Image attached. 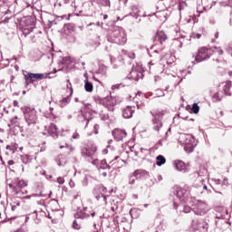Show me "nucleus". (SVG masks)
Listing matches in <instances>:
<instances>
[{"label":"nucleus","instance_id":"nucleus-47","mask_svg":"<svg viewBox=\"0 0 232 232\" xmlns=\"http://www.w3.org/2000/svg\"><path fill=\"white\" fill-rule=\"evenodd\" d=\"M58 184H64V178L63 177H59L57 178V180Z\"/></svg>","mask_w":232,"mask_h":232},{"label":"nucleus","instance_id":"nucleus-26","mask_svg":"<svg viewBox=\"0 0 232 232\" xmlns=\"http://www.w3.org/2000/svg\"><path fill=\"white\" fill-rule=\"evenodd\" d=\"M84 82L85 91L92 93V92H93V83L88 81V78L85 79Z\"/></svg>","mask_w":232,"mask_h":232},{"label":"nucleus","instance_id":"nucleus-44","mask_svg":"<svg viewBox=\"0 0 232 232\" xmlns=\"http://www.w3.org/2000/svg\"><path fill=\"white\" fill-rule=\"evenodd\" d=\"M62 104H68L70 102V97H65L61 101Z\"/></svg>","mask_w":232,"mask_h":232},{"label":"nucleus","instance_id":"nucleus-29","mask_svg":"<svg viewBox=\"0 0 232 232\" xmlns=\"http://www.w3.org/2000/svg\"><path fill=\"white\" fill-rule=\"evenodd\" d=\"M34 28H35V26H25L23 28V34L24 35V37H26V35H30V34H32V32H34Z\"/></svg>","mask_w":232,"mask_h":232},{"label":"nucleus","instance_id":"nucleus-22","mask_svg":"<svg viewBox=\"0 0 232 232\" xmlns=\"http://www.w3.org/2000/svg\"><path fill=\"white\" fill-rule=\"evenodd\" d=\"M14 183L17 189H20L21 191H23V188H26V186H28V182L24 181V179H17Z\"/></svg>","mask_w":232,"mask_h":232},{"label":"nucleus","instance_id":"nucleus-3","mask_svg":"<svg viewBox=\"0 0 232 232\" xmlns=\"http://www.w3.org/2000/svg\"><path fill=\"white\" fill-rule=\"evenodd\" d=\"M82 104H83L84 108H82L77 113H76V119L78 122H81V124H85V128L90 124V121H92V111H90L86 108V104H84V102H82Z\"/></svg>","mask_w":232,"mask_h":232},{"label":"nucleus","instance_id":"nucleus-12","mask_svg":"<svg viewBox=\"0 0 232 232\" xmlns=\"http://www.w3.org/2000/svg\"><path fill=\"white\" fill-rule=\"evenodd\" d=\"M135 113V109L131 106H127L122 110L123 119H131Z\"/></svg>","mask_w":232,"mask_h":232},{"label":"nucleus","instance_id":"nucleus-6","mask_svg":"<svg viewBox=\"0 0 232 232\" xmlns=\"http://www.w3.org/2000/svg\"><path fill=\"white\" fill-rule=\"evenodd\" d=\"M194 213L195 215H199L200 217L206 215L209 211V206L206 201L197 200L194 204Z\"/></svg>","mask_w":232,"mask_h":232},{"label":"nucleus","instance_id":"nucleus-55","mask_svg":"<svg viewBox=\"0 0 232 232\" xmlns=\"http://www.w3.org/2000/svg\"><path fill=\"white\" fill-rule=\"evenodd\" d=\"M8 166H14V164H15V161H14L13 160H10L7 161Z\"/></svg>","mask_w":232,"mask_h":232},{"label":"nucleus","instance_id":"nucleus-46","mask_svg":"<svg viewBox=\"0 0 232 232\" xmlns=\"http://www.w3.org/2000/svg\"><path fill=\"white\" fill-rule=\"evenodd\" d=\"M72 139H74V140L81 139V135L79 134V132L75 131V132L72 134Z\"/></svg>","mask_w":232,"mask_h":232},{"label":"nucleus","instance_id":"nucleus-63","mask_svg":"<svg viewBox=\"0 0 232 232\" xmlns=\"http://www.w3.org/2000/svg\"><path fill=\"white\" fill-rule=\"evenodd\" d=\"M218 35H219V33H218V32H216V34H214L215 39H218Z\"/></svg>","mask_w":232,"mask_h":232},{"label":"nucleus","instance_id":"nucleus-18","mask_svg":"<svg viewBox=\"0 0 232 232\" xmlns=\"http://www.w3.org/2000/svg\"><path fill=\"white\" fill-rule=\"evenodd\" d=\"M48 133H49V135H51V137H53V139H57V125L52 123V124L49 126Z\"/></svg>","mask_w":232,"mask_h":232},{"label":"nucleus","instance_id":"nucleus-57","mask_svg":"<svg viewBox=\"0 0 232 232\" xmlns=\"http://www.w3.org/2000/svg\"><path fill=\"white\" fill-rule=\"evenodd\" d=\"M45 144H46V142H44V143L42 144V147H41L40 151H44V150H46V146H44Z\"/></svg>","mask_w":232,"mask_h":232},{"label":"nucleus","instance_id":"nucleus-49","mask_svg":"<svg viewBox=\"0 0 232 232\" xmlns=\"http://www.w3.org/2000/svg\"><path fill=\"white\" fill-rule=\"evenodd\" d=\"M94 133H95V135H97V133H99V124L94 125Z\"/></svg>","mask_w":232,"mask_h":232},{"label":"nucleus","instance_id":"nucleus-43","mask_svg":"<svg viewBox=\"0 0 232 232\" xmlns=\"http://www.w3.org/2000/svg\"><path fill=\"white\" fill-rule=\"evenodd\" d=\"M137 180V178L130 176L129 179V184L133 185L135 184V181Z\"/></svg>","mask_w":232,"mask_h":232},{"label":"nucleus","instance_id":"nucleus-28","mask_svg":"<svg viewBox=\"0 0 232 232\" xmlns=\"http://www.w3.org/2000/svg\"><path fill=\"white\" fill-rule=\"evenodd\" d=\"M156 160H157L156 161L157 166H162L166 164V158H164V156L162 155L157 156Z\"/></svg>","mask_w":232,"mask_h":232},{"label":"nucleus","instance_id":"nucleus-53","mask_svg":"<svg viewBox=\"0 0 232 232\" xmlns=\"http://www.w3.org/2000/svg\"><path fill=\"white\" fill-rule=\"evenodd\" d=\"M69 186H70V188H75V182H73V180H70L69 181Z\"/></svg>","mask_w":232,"mask_h":232},{"label":"nucleus","instance_id":"nucleus-9","mask_svg":"<svg viewBox=\"0 0 232 232\" xmlns=\"http://www.w3.org/2000/svg\"><path fill=\"white\" fill-rule=\"evenodd\" d=\"M208 227L209 225L206 223L204 220L194 219L192 220V229L193 231H201V232H208Z\"/></svg>","mask_w":232,"mask_h":232},{"label":"nucleus","instance_id":"nucleus-10","mask_svg":"<svg viewBox=\"0 0 232 232\" xmlns=\"http://www.w3.org/2000/svg\"><path fill=\"white\" fill-rule=\"evenodd\" d=\"M97 151V147L94 145H87L84 148L82 149V157H85V159H93V155H95V152Z\"/></svg>","mask_w":232,"mask_h":232},{"label":"nucleus","instance_id":"nucleus-62","mask_svg":"<svg viewBox=\"0 0 232 232\" xmlns=\"http://www.w3.org/2000/svg\"><path fill=\"white\" fill-rule=\"evenodd\" d=\"M158 92L159 97H164V92H162V91H158Z\"/></svg>","mask_w":232,"mask_h":232},{"label":"nucleus","instance_id":"nucleus-25","mask_svg":"<svg viewBox=\"0 0 232 232\" xmlns=\"http://www.w3.org/2000/svg\"><path fill=\"white\" fill-rule=\"evenodd\" d=\"M131 12L130 13V15H131V17H134V19H139V14H140V10L139 7L137 5H132L130 7Z\"/></svg>","mask_w":232,"mask_h":232},{"label":"nucleus","instance_id":"nucleus-19","mask_svg":"<svg viewBox=\"0 0 232 232\" xmlns=\"http://www.w3.org/2000/svg\"><path fill=\"white\" fill-rule=\"evenodd\" d=\"M74 218L84 220L86 218H90V214L83 212L82 210H78L76 214L74 215Z\"/></svg>","mask_w":232,"mask_h":232},{"label":"nucleus","instance_id":"nucleus-21","mask_svg":"<svg viewBox=\"0 0 232 232\" xmlns=\"http://www.w3.org/2000/svg\"><path fill=\"white\" fill-rule=\"evenodd\" d=\"M21 24L24 27L35 26V24H34V20L30 17H24L23 20L21 21Z\"/></svg>","mask_w":232,"mask_h":232},{"label":"nucleus","instance_id":"nucleus-32","mask_svg":"<svg viewBox=\"0 0 232 232\" xmlns=\"http://www.w3.org/2000/svg\"><path fill=\"white\" fill-rule=\"evenodd\" d=\"M63 148H67V150H69L71 153H73V151H75V148L73 147V145H70L68 143H65V146L64 145L60 146L61 150H63Z\"/></svg>","mask_w":232,"mask_h":232},{"label":"nucleus","instance_id":"nucleus-52","mask_svg":"<svg viewBox=\"0 0 232 232\" xmlns=\"http://www.w3.org/2000/svg\"><path fill=\"white\" fill-rule=\"evenodd\" d=\"M13 106H14V108H19V102H17L16 100H14L13 102Z\"/></svg>","mask_w":232,"mask_h":232},{"label":"nucleus","instance_id":"nucleus-58","mask_svg":"<svg viewBox=\"0 0 232 232\" xmlns=\"http://www.w3.org/2000/svg\"><path fill=\"white\" fill-rule=\"evenodd\" d=\"M111 210L112 211V213H115L116 211H117V206H112L111 208Z\"/></svg>","mask_w":232,"mask_h":232},{"label":"nucleus","instance_id":"nucleus-36","mask_svg":"<svg viewBox=\"0 0 232 232\" xmlns=\"http://www.w3.org/2000/svg\"><path fill=\"white\" fill-rule=\"evenodd\" d=\"M191 111H193L195 114L198 113L200 111V107H198V103H194L191 108Z\"/></svg>","mask_w":232,"mask_h":232},{"label":"nucleus","instance_id":"nucleus-48","mask_svg":"<svg viewBox=\"0 0 232 232\" xmlns=\"http://www.w3.org/2000/svg\"><path fill=\"white\" fill-rule=\"evenodd\" d=\"M122 86V83L112 85L111 90H119Z\"/></svg>","mask_w":232,"mask_h":232},{"label":"nucleus","instance_id":"nucleus-40","mask_svg":"<svg viewBox=\"0 0 232 232\" xmlns=\"http://www.w3.org/2000/svg\"><path fill=\"white\" fill-rule=\"evenodd\" d=\"M131 177H134L135 179H140V170H135Z\"/></svg>","mask_w":232,"mask_h":232},{"label":"nucleus","instance_id":"nucleus-61","mask_svg":"<svg viewBox=\"0 0 232 232\" xmlns=\"http://www.w3.org/2000/svg\"><path fill=\"white\" fill-rule=\"evenodd\" d=\"M17 207L15 206V204H11V209H12V211H15V208H16Z\"/></svg>","mask_w":232,"mask_h":232},{"label":"nucleus","instance_id":"nucleus-60","mask_svg":"<svg viewBox=\"0 0 232 232\" xmlns=\"http://www.w3.org/2000/svg\"><path fill=\"white\" fill-rule=\"evenodd\" d=\"M225 217H226L225 215H218V214L216 215V218H218V219L224 218Z\"/></svg>","mask_w":232,"mask_h":232},{"label":"nucleus","instance_id":"nucleus-27","mask_svg":"<svg viewBox=\"0 0 232 232\" xmlns=\"http://www.w3.org/2000/svg\"><path fill=\"white\" fill-rule=\"evenodd\" d=\"M100 169H111V165L106 162V160H102L100 162Z\"/></svg>","mask_w":232,"mask_h":232},{"label":"nucleus","instance_id":"nucleus-23","mask_svg":"<svg viewBox=\"0 0 232 232\" xmlns=\"http://www.w3.org/2000/svg\"><path fill=\"white\" fill-rule=\"evenodd\" d=\"M55 161L57 166H66V156L60 154L56 157Z\"/></svg>","mask_w":232,"mask_h":232},{"label":"nucleus","instance_id":"nucleus-1","mask_svg":"<svg viewBox=\"0 0 232 232\" xmlns=\"http://www.w3.org/2000/svg\"><path fill=\"white\" fill-rule=\"evenodd\" d=\"M109 43L113 44H126L128 38L126 37V31L121 27H115L107 36Z\"/></svg>","mask_w":232,"mask_h":232},{"label":"nucleus","instance_id":"nucleus-5","mask_svg":"<svg viewBox=\"0 0 232 232\" xmlns=\"http://www.w3.org/2000/svg\"><path fill=\"white\" fill-rule=\"evenodd\" d=\"M153 119H152V130L154 131H160V129L162 128V119L164 117V113L160 111H150Z\"/></svg>","mask_w":232,"mask_h":232},{"label":"nucleus","instance_id":"nucleus-30","mask_svg":"<svg viewBox=\"0 0 232 232\" xmlns=\"http://www.w3.org/2000/svg\"><path fill=\"white\" fill-rule=\"evenodd\" d=\"M96 200H98V202H102L104 205L108 204L106 195H103V194L97 195Z\"/></svg>","mask_w":232,"mask_h":232},{"label":"nucleus","instance_id":"nucleus-41","mask_svg":"<svg viewBox=\"0 0 232 232\" xmlns=\"http://www.w3.org/2000/svg\"><path fill=\"white\" fill-rule=\"evenodd\" d=\"M71 61H72V58L70 56H66L63 59V62L64 64H70Z\"/></svg>","mask_w":232,"mask_h":232},{"label":"nucleus","instance_id":"nucleus-51","mask_svg":"<svg viewBox=\"0 0 232 232\" xmlns=\"http://www.w3.org/2000/svg\"><path fill=\"white\" fill-rule=\"evenodd\" d=\"M182 5H186V2H180V3L179 4V10H184V7L182 6Z\"/></svg>","mask_w":232,"mask_h":232},{"label":"nucleus","instance_id":"nucleus-15","mask_svg":"<svg viewBox=\"0 0 232 232\" xmlns=\"http://www.w3.org/2000/svg\"><path fill=\"white\" fill-rule=\"evenodd\" d=\"M231 87H232L231 81H227L223 82V92L225 95H228V96L232 95V93L229 92V90H231Z\"/></svg>","mask_w":232,"mask_h":232},{"label":"nucleus","instance_id":"nucleus-37","mask_svg":"<svg viewBox=\"0 0 232 232\" xmlns=\"http://www.w3.org/2000/svg\"><path fill=\"white\" fill-rule=\"evenodd\" d=\"M98 3H101V5H102V6H111V2L110 0H97Z\"/></svg>","mask_w":232,"mask_h":232},{"label":"nucleus","instance_id":"nucleus-34","mask_svg":"<svg viewBox=\"0 0 232 232\" xmlns=\"http://www.w3.org/2000/svg\"><path fill=\"white\" fill-rule=\"evenodd\" d=\"M5 149L8 150V152H6L7 155H14V153H15V148L12 145H7Z\"/></svg>","mask_w":232,"mask_h":232},{"label":"nucleus","instance_id":"nucleus-56","mask_svg":"<svg viewBox=\"0 0 232 232\" xmlns=\"http://www.w3.org/2000/svg\"><path fill=\"white\" fill-rule=\"evenodd\" d=\"M49 111L51 112V115H53V117H56L55 114L53 113V107H50L49 108Z\"/></svg>","mask_w":232,"mask_h":232},{"label":"nucleus","instance_id":"nucleus-38","mask_svg":"<svg viewBox=\"0 0 232 232\" xmlns=\"http://www.w3.org/2000/svg\"><path fill=\"white\" fill-rule=\"evenodd\" d=\"M72 227L73 229H76L77 231H79V229H81V224H79L77 222V219H75L73 222H72Z\"/></svg>","mask_w":232,"mask_h":232},{"label":"nucleus","instance_id":"nucleus-2","mask_svg":"<svg viewBox=\"0 0 232 232\" xmlns=\"http://www.w3.org/2000/svg\"><path fill=\"white\" fill-rule=\"evenodd\" d=\"M21 111L23 112L24 121L29 128H34V126L39 122V119L37 118V111H35L34 107H21Z\"/></svg>","mask_w":232,"mask_h":232},{"label":"nucleus","instance_id":"nucleus-8","mask_svg":"<svg viewBox=\"0 0 232 232\" xmlns=\"http://www.w3.org/2000/svg\"><path fill=\"white\" fill-rule=\"evenodd\" d=\"M211 57V51L206 47H201L198 51V54L195 56V61L197 63H202V61H207Z\"/></svg>","mask_w":232,"mask_h":232},{"label":"nucleus","instance_id":"nucleus-59","mask_svg":"<svg viewBox=\"0 0 232 232\" xmlns=\"http://www.w3.org/2000/svg\"><path fill=\"white\" fill-rule=\"evenodd\" d=\"M213 180L215 184H217L218 186L220 185V182H222L220 179H214Z\"/></svg>","mask_w":232,"mask_h":232},{"label":"nucleus","instance_id":"nucleus-13","mask_svg":"<svg viewBox=\"0 0 232 232\" xmlns=\"http://www.w3.org/2000/svg\"><path fill=\"white\" fill-rule=\"evenodd\" d=\"M155 40L162 44V43L168 40V35H166V33L164 31H160L157 33Z\"/></svg>","mask_w":232,"mask_h":232},{"label":"nucleus","instance_id":"nucleus-14","mask_svg":"<svg viewBox=\"0 0 232 232\" xmlns=\"http://www.w3.org/2000/svg\"><path fill=\"white\" fill-rule=\"evenodd\" d=\"M112 135H114V139L117 140H122L127 135L125 130H116L115 131L112 132Z\"/></svg>","mask_w":232,"mask_h":232},{"label":"nucleus","instance_id":"nucleus-64","mask_svg":"<svg viewBox=\"0 0 232 232\" xmlns=\"http://www.w3.org/2000/svg\"><path fill=\"white\" fill-rule=\"evenodd\" d=\"M14 232H26V231H24V230H23V229L19 228V229H17V230H16V231H14Z\"/></svg>","mask_w":232,"mask_h":232},{"label":"nucleus","instance_id":"nucleus-45","mask_svg":"<svg viewBox=\"0 0 232 232\" xmlns=\"http://www.w3.org/2000/svg\"><path fill=\"white\" fill-rule=\"evenodd\" d=\"M214 99L216 101H222V96H220L219 92H217L216 94H214Z\"/></svg>","mask_w":232,"mask_h":232},{"label":"nucleus","instance_id":"nucleus-4","mask_svg":"<svg viewBox=\"0 0 232 232\" xmlns=\"http://www.w3.org/2000/svg\"><path fill=\"white\" fill-rule=\"evenodd\" d=\"M23 75L24 77L25 86H29V84H32L36 81H43V79H46V77H48V74L32 73L28 72V71H23Z\"/></svg>","mask_w":232,"mask_h":232},{"label":"nucleus","instance_id":"nucleus-16","mask_svg":"<svg viewBox=\"0 0 232 232\" xmlns=\"http://www.w3.org/2000/svg\"><path fill=\"white\" fill-rule=\"evenodd\" d=\"M30 218H32L36 224H41V220L37 218V211L34 210L32 214H28L25 217V222H28Z\"/></svg>","mask_w":232,"mask_h":232},{"label":"nucleus","instance_id":"nucleus-54","mask_svg":"<svg viewBox=\"0 0 232 232\" xmlns=\"http://www.w3.org/2000/svg\"><path fill=\"white\" fill-rule=\"evenodd\" d=\"M99 189H100V191H102V193H106V188H105V187L101 186V187H99Z\"/></svg>","mask_w":232,"mask_h":232},{"label":"nucleus","instance_id":"nucleus-39","mask_svg":"<svg viewBox=\"0 0 232 232\" xmlns=\"http://www.w3.org/2000/svg\"><path fill=\"white\" fill-rule=\"evenodd\" d=\"M214 50H217V53H218V55H224V50H222V47L215 46Z\"/></svg>","mask_w":232,"mask_h":232},{"label":"nucleus","instance_id":"nucleus-31","mask_svg":"<svg viewBox=\"0 0 232 232\" xmlns=\"http://www.w3.org/2000/svg\"><path fill=\"white\" fill-rule=\"evenodd\" d=\"M92 180H93V178L92 176H85L82 181V184L83 187H86L88 186V184H90V182H92Z\"/></svg>","mask_w":232,"mask_h":232},{"label":"nucleus","instance_id":"nucleus-35","mask_svg":"<svg viewBox=\"0 0 232 232\" xmlns=\"http://www.w3.org/2000/svg\"><path fill=\"white\" fill-rule=\"evenodd\" d=\"M225 51L232 57V44H226Z\"/></svg>","mask_w":232,"mask_h":232},{"label":"nucleus","instance_id":"nucleus-17","mask_svg":"<svg viewBox=\"0 0 232 232\" xmlns=\"http://www.w3.org/2000/svg\"><path fill=\"white\" fill-rule=\"evenodd\" d=\"M174 166L178 171H186V163L182 160H175Z\"/></svg>","mask_w":232,"mask_h":232},{"label":"nucleus","instance_id":"nucleus-7","mask_svg":"<svg viewBox=\"0 0 232 232\" xmlns=\"http://www.w3.org/2000/svg\"><path fill=\"white\" fill-rule=\"evenodd\" d=\"M184 143L185 151H188L189 153H191V151H193V150H195V148L197 147V140L191 134H187L184 136Z\"/></svg>","mask_w":232,"mask_h":232},{"label":"nucleus","instance_id":"nucleus-11","mask_svg":"<svg viewBox=\"0 0 232 232\" xmlns=\"http://www.w3.org/2000/svg\"><path fill=\"white\" fill-rule=\"evenodd\" d=\"M175 195H176L177 198H179V200H180V202H188V196L189 195V191H188L182 188H177Z\"/></svg>","mask_w":232,"mask_h":232},{"label":"nucleus","instance_id":"nucleus-24","mask_svg":"<svg viewBox=\"0 0 232 232\" xmlns=\"http://www.w3.org/2000/svg\"><path fill=\"white\" fill-rule=\"evenodd\" d=\"M130 75H131V79H133V81H139V79H142V72H138L135 69H133L130 72Z\"/></svg>","mask_w":232,"mask_h":232},{"label":"nucleus","instance_id":"nucleus-20","mask_svg":"<svg viewBox=\"0 0 232 232\" xmlns=\"http://www.w3.org/2000/svg\"><path fill=\"white\" fill-rule=\"evenodd\" d=\"M9 188L14 191V195H17V197H21V195H26L28 194V190H20L13 184H9Z\"/></svg>","mask_w":232,"mask_h":232},{"label":"nucleus","instance_id":"nucleus-50","mask_svg":"<svg viewBox=\"0 0 232 232\" xmlns=\"http://www.w3.org/2000/svg\"><path fill=\"white\" fill-rule=\"evenodd\" d=\"M128 57H130V59H135V53H129Z\"/></svg>","mask_w":232,"mask_h":232},{"label":"nucleus","instance_id":"nucleus-42","mask_svg":"<svg viewBox=\"0 0 232 232\" xmlns=\"http://www.w3.org/2000/svg\"><path fill=\"white\" fill-rule=\"evenodd\" d=\"M232 0H227V2H222L221 6H231Z\"/></svg>","mask_w":232,"mask_h":232},{"label":"nucleus","instance_id":"nucleus-33","mask_svg":"<svg viewBox=\"0 0 232 232\" xmlns=\"http://www.w3.org/2000/svg\"><path fill=\"white\" fill-rule=\"evenodd\" d=\"M21 162H23V164H30V156L22 155L21 156Z\"/></svg>","mask_w":232,"mask_h":232}]
</instances>
